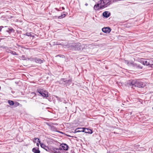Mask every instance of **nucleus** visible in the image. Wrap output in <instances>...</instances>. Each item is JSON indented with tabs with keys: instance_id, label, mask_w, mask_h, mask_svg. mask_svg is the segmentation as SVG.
I'll list each match as a JSON object with an SVG mask.
<instances>
[{
	"instance_id": "nucleus-11",
	"label": "nucleus",
	"mask_w": 153,
	"mask_h": 153,
	"mask_svg": "<svg viewBox=\"0 0 153 153\" xmlns=\"http://www.w3.org/2000/svg\"><path fill=\"white\" fill-rule=\"evenodd\" d=\"M133 65L134 68H137L138 69H140L142 68V66L139 64L134 63L133 64Z\"/></svg>"
},
{
	"instance_id": "nucleus-35",
	"label": "nucleus",
	"mask_w": 153,
	"mask_h": 153,
	"mask_svg": "<svg viewBox=\"0 0 153 153\" xmlns=\"http://www.w3.org/2000/svg\"><path fill=\"white\" fill-rule=\"evenodd\" d=\"M152 110H153V107H152Z\"/></svg>"
},
{
	"instance_id": "nucleus-32",
	"label": "nucleus",
	"mask_w": 153,
	"mask_h": 153,
	"mask_svg": "<svg viewBox=\"0 0 153 153\" xmlns=\"http://www.w3.org/2000/svg\"><path fill=\"white\" fill-rule=\"evenodd\" d=\"M80 128H79L78 129H80V130H82L81 129H80Z\"/></svg>"
},
{
	"instance_id": "nucleus-21",
	"label": "nucleus",
	"mask_w": 153,
	"mask_h": 153,
	"mask_svg": "<svg viewBox=\"0 0 153 153\" xmlns=\"http://www.w3.org/2000/svg\"><path fill=\"white\" fill-rule=\"evenodd\" d=\"M81 132L80 130H79L78 129H76L74 131V133H76L77 132Z\"/></svg>"
},
{
	"instance_id": "nucleus-1",
	"label": "nucleus",
	"mask_w": 153,
	"mask_h": 153,
	"mask_svg": "<svg viewBox=\"0 0 153 153\" xmlns=\"http://www.w3.org/2000/svg\"><path fill=\"white\" fill-rule=\"evenodd\" d=\"M128 86L131 87L132 88L134 87L142 88L144 86L142 82H140L137 80L129 81L128 82Z\"/></svg>"
},
{
	"instance_id": "nucleus-14",
	"label": "nucleus",
	"mask_w": 153,
	"mask_h": 153,
	"mask_svg": "<svg viewBox=\"0 0 153 153\" xmlns=\"http://www.w3.org/2000/svg\"><path fill=\"white\" fill-rule=\"evenodd\" d=\"M32 151L34 153H40V151L39 149V148H34L32 149Z\"/></svg>"
},
{
	"instance_id": "nucleus-23",
	"label": "nucleus",
	"mask_w": 153,
	"mask_h": 153,
	"mask_svg": "<svg viewBox=\"0 0 153 153\" xmlns=\"http://www.w3.org/2000/svg\"><path fill=\"white\" fill-rule=\"evenodd\" d=\"M26 35L28 36H31V34L30 33H26Z\"/></svg>"
},
{
	"instance_id": "nucleus-17",
	"label": "nucleus",
	"mask_w": 153,
	"mask_h": 153,
	"mask_svg": "<svg viewBox=\"0 0 153 153\" xmlns=\"http://www.w3.org/2000/svg\"><path fill=\"white\" fill-rule=\"evenodd\" d=\"M33 141L34 143H36L37 142L40 143H41V141L38 138H34Z\"/></svg>"
},
{
	"instance_id": "nucleus-9",
	"label": "nucleus",
	"mask_w": 153,
	"mask_h": 153,
	"mask_svg": "<svg viewBox=\"0 0 153 153\" xmlns=\"http://www.w3.org/2000/svg\"><path fill=\"white\" fill-rule=\"evenodd\" d=\"M33 59L36 63L41 64L43 63L44 62V59L43 58L40 59L37 58H34Z\"/></svg>"
},
{
	"instance_id": "nucleus-31",
	"label": "nucleus",
	"mask_w": 153,
	"mask_h": 153,
	"mask_svg": "<svg viewBox=\"0 0 153 153\" xmlns=\"http://www.w3.org/2000/svg\"><path fill=\"white\" fill-rule=\"evenodd\" d=\"M62 10H64L65 9V8L64 7H62Z\"/></svg>"
},
{
	"instance_id": "nucleus-28",
	"label": "nucleus",
	"mask_w": 153,
	"mask_h": 153,
	"mask_svg": "<svg viewBox=\"0 0 153 153\" xmlns=\"http://www.w3.org/2000/svg\"><path fill=\"white\" fill-rule=\"evenodd\" d=\"M61 55H58L56 56H60V57H61V56H61Z\"/></svg>"
},
{
	"instance_id": "nucleus-22",
	"label": "nucleus",
	"mask_w": 153,
	"mask_h": 153,
	"mask_svg": "<svg viewBox=\"0 0 153 153\" xmlns=\"http://www.w3.org/2000/svg\"><path fill=\"white\" fill-rule=\"evenodd\" d=\"M58 82H59V84H64V81H63V80H61H61H60V81H58Z\"/></svg>"
},
{
	"instance_id": "nucleus-26",
	"label": "nucleus",
	"mask_w": 153,
	"mask_h": 153,
	"mask_svg": "<svg viewBox=\"0 0 153 153\" xmlns=\"http://www.w3.org/2000/svg\"><path fill=\"white\" fill-rule=\"evenodd\" d=\"M3 27H4L3 26H0V32L1 31L2 28H3Z\"/></svg>"
},
{
	"instance_id": "nucleus-7",
	"label": "nucleus",
	"mask_w": 153,
	"mask_h": 153,
	"mask_svg": "<svg viewBox=\"0 0 153 153\" xmlns=\"http://www.w3.org/2000/svg\"><path fill=\"white\" fill-rule=\"evenodd\" d=\"M102 31L105 33H109L111 32V29L109 27H105L102 29Z\"/></svg>"
},
{
	"instance_id": "nucleus-6",
	"label": "nucleus",
	"mask_w": 153,
	"mask_h": 153,
	"mask_svg": "<svg viewBox=\"0 0 153 153\" xmlns=\"http://www.w3.org/2000/svg\"><path fill=\"white\" fill-rule=\"evenodd\" d=\"M60 40L59 41H56L55 40V41H52L51 42V43L53 45H64L63 43L62 42H60Z\"/></svg>"
},
{
	"instance_id": "nucleus-2",
	"label": "nucleus",
	"mask_w": 153,
	"mask_h": 153,
	"mask_svg": "<svg viewBox=\"0 0 153 153\" xmlns=\"http://www.w3.org/2000/svg\"><path fill=\"white\" fill-rule=\"evenodd\" d=\"M37 93H39L41 96L43 97H48V92L43 88H38Z\"/></svg>"
},
{
	"instance_id": "nucleus-18",
	"label": "nucleus",
	"mask_w": 153,
	"mask_h": 153,
	"mask_svg": "<svg viewBox=\"0 0 153 153\" xmlns=\"http://www.w3.org/2000/svg\"><path fill=\"white\" fill-rule=\"evenodd\" d=\"M8 102L10 105H13L14 104V102L12 100H8Z\"/></svg>"
},
{
	"instance_id": "nucleus-5",
	"label": "nucleus",
	"mask_w": 153,
	"mask_h": 153,
	"mask_svg": "<svg viewBox=\"0 0 153 153\" xmlns=\"http://www.w3.org/2000/svg\"><path fill=\"white\" fill-rule=\"evenodd\" d=\"M68 146L65 143H62L60 147H59V149L60 150H67L68 149Z\"/></svg>"
},
{
	"instance_id": "nucleus-24",
	"label": "nucleus",
	"mask_w": 153,
	"mask_h": 153,
	"mask_svg": "<svg viewBox=\"0 0 153 153\" xmlns=\"http://www.w3.org/2000/svg\"><path fill=\"white\" fill-rule=\"evenodd\" d=\"M21 58H22V59L23 60H26L25 56L24 55H22L21 57Z\"/></svg>"
},
{
	"instance_id": "nucleus-20",
	"label": "nucleus",
	"mask_w": 153,
	"mask_h": 153,
	"mask_svg": "<svg viewBox=\"0 0 153 153\" xmlns=\"http://www.w3.org/2000/svg\"><path fill=\"white\" fill-rule=\"evenodd\" d=\"M40 144L41 147L42 148H44L45 147H46L45 145L43 143H40Z\"/></svg>"
},
{
	"instance_id": "nucleus-34",
	"label": "nucleus",
	"mask_w": 153,
	"mask_h": 153,
	"mask_svg": "<svg viewBox=\"0 0 153 153\" xmlns=\"http://www.w3.org/2000/svg\"><path fill=\"white\" fill-rule=\"evenodd\" d=\"M68 136H69V137H70V135H68Z\"/></svg>"
},
{
	"instance_id": "nucleus-16",
	"label": "nucleus",
	"mask_w": 153,
	"mask_h": 153,
	"mask_svg": "<svg viewBox=\"0 0 153 153\" xmlns=\"http://www.w3.org/2000/svg\"><path fill=\"white\" fill-rule=\"evenodd\" d=\"M143 64L144 65H146L147 66H149V61H148V59L144 61L143 62Z\"/></svg>"
},
{
	"instance_id": "nucleus-8",
	"label": "nucleus",
	"mask_w": 153,
	"mask_h": 153,
	"mask_svg": "<svg viewBox=\"0 0 153 153\" xmlns=\"http://www.w3.org/2000/svg\"><path fill=\"white\" fill-rule=\"evenodd\" d=\"M6 28V31L9 33V34L11 32H14V30L11 27H8L7 26H5Z\"/></svg>"
},
{
	"instance_id": "nucleus-19",
	"label": "nucleus",
	"mask_w": 153,
	"mask_h": 153,
	"mask_svg": "<svg viewBox=\"0 0 153 153\" xmlns=\"http://www.w3.org/2000/svg\"><path fill=\"white\" fill-rule=\"evenodd\" d=\"M65 14H62L61 16H59L58 18L59 19H61L62 18H63L65 17Z\"/></svg>"
},
{
	"instance_id": "nucleus-13",
	"label": "nucleus",
	"mask_w": 153,
	"mask_h": 153,
	"mask_svg": "<svg viewBox=\"0 0 153 153\" xmlns=\"http://www.w3.org/2000/svg\"><path fill=\"white\" fill-rule=\"evenodd\" d=\"M110 15V13L108 12L105 11L104 12L102 13V16L105 17L107 18Z\"/></svg>"
},
{
	"instance_id": "nucleus-30",
	"label": "nucleus",
	"mask_w": 153,
	"mask_h": 153,
	"mask_svg": "<svg viewBox=\"0 0 153 153\" xmlns=\"http://www.w3.org/2000/svg\"><path fill=\"white\" fill-rule=\"evenodd\" d=\"M85 5V6H87L88 5V4L87 3H86Z\"/></svg>"
},
{
	"instance_id": "nucleus-29",
	"label": "nucleus",
	"mask_w": 153,
	"mask_h": 153,
	"mask_svg": "<svg viewBox=\"0 0 153 153\" xmlns=\"http://www.w3.org/2000/svg\"><path fill=\"white\" fill-rule=\"evenodd\" d=\"M55 97L56 98H57V99H58V98H59V97H57V96H55Z\"/></svg>"
},
{
	"instance_id": "nucleus-12",
	"label": "nucleus",
	"mask_w": 153,
	"mask_h": 153,
	"mask_svg": "<svg viewBox=\"0 0 153 153\" xmlns=\"http://www.w3.org/2000/svg\"><path fill=\"white\" fill-rule=\"evenodd\" d=\"M6 51L8 53H11L13 55H18V54L16 52L13 51H12L10 50L7 48L6 49Z\"/></svg>"
},
{
	"instance_id": "nucleus-15",
	"label": "nucleus",
	"mask_w": 153,
	"mask_h": 153,
	"mask_svg": "<svg viewBox=\"0 0 153 153\" xmlns=\"http://www.w3.org/2000/svg\"><path fill=\"white\" fill-rule=\"evenodd\" d=\"M148 61H149V66L152 68H153V61L152 60L149 59H148Z\"/></svg>"
},
{
	"instance_id": "nucleus-10",
	"label": "nucleus",
	"mask_w": 153,
	"mask_h": 153,
	"mask_svg": "<svg viewBox=\"0 0 153 153\" xmlns=\"http://www.w3.org/2000/svg\"><path fill=\"white\" fill-rule=\"evenodd\" d=\"M61 80H63L64 82L65 83L64 84V86L69 85L70 84V83L71 82V79H69L68 80H66L65 79L62 78Z\"/></svg>"
},
{
	"instance_id": "nucleus-27",
	"label": "nucleus",
	"mask_w": 153,
	"mask_h": 153,
	"mask_svg": "<svg viewBox=\"0 0 153 153\" xmlns=\"http://www.w3.org/2000/svg\"><path fill=\"white\" fill-rule=\"evenodd\" d=\"M36 145H37V146H38V147H39V143H36Z\"/></svg>"
},
{
	"instance_id": "nucleus-33",
	"label": "nucleus",
	"mask_w": 153,
	"mask_h": 153,
	"mask_svg": "<svg viewBox=\"0 0 153 153\" xmlns=\"http://www.w3.org/2000/svg\"><path fill=\"white\" fill-rule=\"evenodd\" d=\"M55 9H56V10H57V8H55Z\"/></svg>"
},
{
	"instance_id": "nucleus-25",
	"label": "nucleus",
	"mask_w": 153,
	"mask_h": 153,
	"mask_svg": "<svg viewBox=\"0 0 153 153\" xmlns=\"http://www.w3.org/2000/svg\"><path fill=\"white\" fill-rule=\"evenodd\" d=\"M19 105V102H16V103L15 104V106H17Z\"/></svg>"
},
{
	"instance_id": "nucleus-3",
	"label": "nucleus",
	"mask_w": 153,
	"mask_h": 153,
	"mask_svg": "<svg viewBox=\"0 0 153 153\" xmlns=\"http://www.w3.org/2000/svg\"><path fill=\"white\" fill-rule=\"evenodd\" d=\"M80 44L78 43H74L70 46L69 48L70 49L74 51H79L80 49Z\"/></svg>"
},
{
	"instance_id": "nucleus-4",
	"label": "nucleus",
	"mask_w": 153,
	"mask_h": 153,
	"mask_svg": "<svg viewBox=\"0 0 153 153\" xmlns=\"http://www.w3.org/2000/svg\"><path fill=\"white\" fill-rule=\"evenodd\" d=\"M80 129L82 130H80L82 132H84L86 133L91 134L93 133L92 130L86 128H80Z\"/></svg>"
}]
</instances>
